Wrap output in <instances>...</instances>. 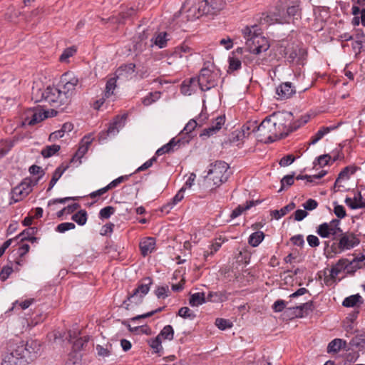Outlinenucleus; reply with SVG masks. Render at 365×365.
Here are the masks:
<instances>
[{"label":"nucleus","instance_id":"f257e3e1","mask_svg":"<svg viewBox=\"0 0 365 365\" xmlns=\"http://www.w3.org/2000/svg\"><path fill=\"white\" fill-rule=\"evenodd\" d=\"M41 344L36 340L10 342L7 351L2 355L1 365H27L37 358Z\"/></svg>","mask_w":365,"mask_h":365},{"label":"nucleus","instance_id":"f03ea898","mask_svg":"<svg viewBox=\"0 0 365 365\" xmlns=\"http://www.w3.org/2000/svg\"><path fill=\"white\" fill-rule=\"evenodd\" d=\"M301 0H278L276 3L273 16L280 24L294 23V19L302 16Z\"/></svg>","mask_w":365,"mask_h":365},{"label":"nucleus","instance_id":"7ed1b4c3","mask_svg":"<svg viewBox=\"0 0 365 365\" xmlns=\"http://www.w3.org/2000/svg\"><path fill=\"white\" fill-rule=\"evenodd\" d=\"M35 96L36 102L43 101L48 103L51 106L59 108L63 111L68 102L63 100V95L59 87L48 86L45 90H37L36 93L33 92Z\"/></svg>","mask_w":365,"mask_h":365},{"label":"nucleus","instance_id":"20e7f679","mask_svg":"<svg viewBox=\"0 0 365 365\" xmlns=\"http://www.w3.org/2000/svg\"><path fill=\"white\" fill-rule=\"evenodd\" d=\"M229 165L225 161L217 160L214 164H210L205 180L212 181L217 187L225 182L229 176Z\"/></svg>","mask_w":365,"mask_h":365},{"label":"nucleus","instance_id":"39448f33","mask_svg":"<svg viewBox=\"0 0 365 365\" xmlns=\"http://www.w3.org/2000/svg\"><path fill=\"white\" fill-rule=\"evenodd\" d=\"M336 239L338 242H334L330 246L331 252L334 254L350 250L360 243L359 239L353 232L341 231L336 235Z\"/></svg>","mask_w":365,"mask_h":365},{"label":"nucleus","instance_id":"423d86ee","mask_svg":"<svg viewBox=\"0 0 365 365\" xmlns=\"http://www.w3.org/2000/svg\"><path fill=\"white\" fill-rule=\"evenodd\" d=\"M153 284L152 278L147 277L142 279V282L139 283L138 287L133 290L132 294H129L127 299L123 301V306L127 310L130 309V304L134 303L138 305L143 302L144 297L148 293L150 286Z\"/></svg>","mask_w":365,"mask_h":365},{"label":"nucleus","instance_id":"0eeeda50","mask_svg":"<svg viewBox=\"0 0 365 365\" xmlns=\"http://www.w3.org/2000/svg\"><path fill=\"white\" fill-rule=\"evenodd\" d=\"M277 125L276 122L272 121V116L266 117L259 125H255L252 128V132L258 131L259 137H264L261 138V141H264L265 143H269L274 142L278 135L272 133V130L275 128Z\"/></svg>","mask_w":365,"mask_h":365},{"label":"nucleus","instance_id":"6e6552de","mask_svg":"<svg viewBox=\"0 0 365 365\" xmlns=\"http://www.w3.org/2000/svg\"><path fill=\"white\" fill-rule=\"evenodd\" d=\"M220 75L218 72L202 68L197 76V86L202 91H207L217 85Z\"/></svg>","mask_w":365,"mask_h":365},{"label":"nucleus","instance_id":"1a4fd4ad","mask_svg":"<svg viewBox=\"0 0 365 365\" xmlns=\"http://www.w3.org/2000/svg\"><path fill=\"white\" fill-rule=\"evenodd\" d=\"M78 78L75 76H71L69 73L63 75L61 83L58 87L61 88V91L63 95L62 98L66 102L70 103L71 97L74 93L76 86L78 84Z\"/></svg>","mask_w":365,"mask_h":365},{"label":"nucleus","instance_id":"9d476101","mask_svg":"<svg viewBox=\"0 0 365 365\" xmlns=\"http://www.w3.org/2000/svg\"><path fill=\"white\" fill-rule=\"evenodd\" d=\"M284 57L289 63H296L297 64H303L307 55L306 51L299 48L297 45L289 44L284 50Z\"/></svg>","mask_w":365,"mask_h":365},{"label":"nucleus","instance_id":"9b49d317","mask_svg":"<svg viewBox=\"0 0 365 365\" xmlns=\"http://www.w3.org/2000/svg\"><path fill=\"white\" fill-rule=\"evenodd\" d=\"M66 339H68L70 342H72L73 339H76V340L73 341L72 349L73 352L76 354V360H80L82 356L81 354L78 355V354L81 351L86 350L90 340V336H84L78 337L75 331L72 332L69 331Z\"/></svg>","mask_w":365,"mask_h":365},{"label":"nucleus","instance_id":"f8f14e48","mask_svg":"<svg viewBox=\"0 0 365 365\" xmlns=\"http://www.w3.org/2000/svg\"><path fill=\"white\" fill-rule=\"evenodd\" d=\"M224 0H204L200 4L199 10L206 15H215L225 6Z\"/></svg>","mask_w":365,"mask_h":365},{"label":"nucleus","instance_id":"ddd939ff","mask_svg":"<svg viewBox=\"0 0 365 365\" xmlns=\"http://www.w3.org/2000/svg\"><path fill=\"white\" fill-rule=\"evenodd\" d=\"M191 140L190 136L186 138H173L167 144L157 150L155 156H160L165 153H173L178 150L181 145H185L188 143Z\"/></svg>","mask_w":365,"mask_h":365},{"label":"nucleus","instance_id":"4468645a","mask_svg":"<svg viewBox=\"0 0 365 365\" xmlns=\"http://www.w3.org/2000/svg\"><path fill=\"white\" fill-rule=\"evenodd\" d=\"M32 181L30 179H24L19 185L12 190L11 199L14 202L21 200L26 197L32 190Z\"/></svg>","mask_w":365,"mask_h":365},{"label":"nucleus","instance_id":"2eb2a0df","mask_svg":"<svg viewBox=\"0 0 365 365\" xmlns=\"http://www.w3.org/2000/svg\"><path fill=\"white\" fill-rule=\"evenodd\" d=\"M48 117V112L39 108H30L26 113L23 125H34Z\"/></svg>","mask_w":365,"mask_h":365},{"label":"nucleus","instance_id":"dca6fc26","mask_svg":"<svg viewBox=\"0 0 365 365\" xmlns=\"http://www.w3.org/2000/svg\"><path fill=\"white\" fill-rule=\"evenodd\" d=\"M248 47L251 53L259 54L269 49V43L265 37L262 36L259 34L257 36H254L252 42Z\"/></svg>","mask_w":365,"mask_h":365},{"label":"nucleus","instance_id":"f3484780","mask_svg":"<svg viewBox=\"0 0 365 365\" xmlns=\"http://www.w3.org/2000/svg\"><path fill=\"white\" fill-rule=\"evenodd\" d=\"M296 93V88L291 82H284L276 88V95L278 100H286Z\"/></svg>","mask_w":365,"mask_h":365},{"label":"nucleus","instance_id":"a211bd4d","mask_svg":"<svg viewBox=\"0 0 365 365\" xmlns=\"http://www.w3.org/2000/svg\"><path fill=\"white\" fill-rule=\"evenodd\" d=\"M224 123H225V117L224 116L220 115V116L217 117L215 122H213L212 124L210 127L205 128L202 131V133L200 134V137L202 140L208 138L209 137L213 135L217 132H218L221 129V128H222V125H224Z\"/></svg>","mask_w":365,"mask_h":365},{"label":"nucleus","instance_id":"6ab92c4d","mask_svg":"<svg viewBox=\"0 0 365 365\" xmlns=\"http://www.w3.org/2000/svg\"><path fill=\"white\" fill-rule=\"evenodd\" d=\"M128 115L126 113L122 115H117L113 119V121L110 123L107 130V135H115L119 132V129L123 128L125 125Z\"/></svg>","mask_w":365,"mask_h":365},{"label":"nucleus","instance_id":"aec40b11","mask_svg":"<svg viewBox=\"0 0 365 365\" xmlns=\"http://www.w3.org/2000/svg\"><path fill=\"white\" fill-rule=\"evenodd\" d=\"M288 309L290 311H293V314L296 317L302 318L304 315H308L309 312H312L313 311L314 302L312 300H310L299 306L290 307Z\"/></svg>","mask_w":365,"mask_h":365},{"label":"nucleus","instance_id":"412c9836","mask_svg":"<svg viewBox=\"0 0 365 365\" xmlns=\"http://www.w3.org/2000/svg\"><path fill=\"white\" fill-rule=\"evenodd\" d=\"M139 247L141 255L145 257L155 250V239L151 237H146L140 242Z\"/></svg>","mask_w":365,"mask_h":365},{"label":"nucleus","instance_id":"4be33fe9","mask_svg":"<svg viewBox=\"0 0 365 365\" xmlns=\"http://www.w3.org/2000/svg\"><path fill=\"white\" fill-rule=\"evenodd\" d=\"M341 124V123H339L336 125H331L328 127H321L319 130L313 135L309 142V145H314L316 144L319 140H320L326 134L329 133V132L336 130L339 127V125Z\"/></svg>","mask_w":365,"mask_h":365},{"label":"nucleus","instance_id":"5701e85b","mask_svg":"<svg viewBox=\"0 0 365 365\" xmlns=\"http://www.w3.org/2000/svg\"><path fill=\"white\" fill-rule=\"evenodd\" d=\"M135 63H130L127 64H123L116 69L114 75L116 76L118 78H127L135 72Z\"/></svg>","mask_w":365,"mask_h":365},{"label":"nucleus","instance_id":"b1692460","mask_svg":"<svg viewBox=\"0 0 365 365\" xmlns=\"http://www.w3.org/2000/svg\"><path fill=\"white\" fill-rule=\"evenodd\" d=\"M185 190V187H182L177 194L172 198L171 201L164 205L161 207V211L168 213L173 207L177 205L179 202H180L184 197V192Z\"/></svg>","mask_w":365,"mask_h":365},{"label":"nucleus","instance_id":"393cba45","mask_svg":"<svg viewBox=\"0 0 365 365\" xmlns=\"http://www.w3.org/2000/svg\"><path fill=\"white\" fill-rule=\"evenodd\" d=\"M317 233L322 238H328L332 235L333 240L336 239V234L328 222L319 225L317 228Z\"/></svg>","mask_w":365,"mask_h":365},{"label":"nucleus","instance_id":"a878e982","mask_svg":"<svg viewBox=\"0 0 365 365\" xmlns=\"http://www.w3.org/2000/svg\"><path fill=\"white\" fill-rule=\"evenodd\" d=\"M229 295L230 294L226 291L210 292L207 296V300L215 303L222 302L228 299Z\"/></svg>","mask_w":365,"mask_h":365},{"label":"nucleus","instance_id":"bb28decb","mask_svg":"<svg viewBox=\"0 0 365 365\" xmlns=\"http://www.w3.org/2000/svg\"><path fill=\"white\" fill-rule=\"evenodd\" d=\"M262 200H250L246 202V205H238L231 213L230 217L232 219L236 218L240 216L244 211L250 209L252 207L259 205Z\"/></svg>","mask_w":365,"mask_h":365},{"label":"nucleus","instance_id":"cd10ccee","mask_svg":"<svg viewBox=\"0 0 365 365\" xmlns=\"http://www.w3.org/2000/svg\"><path fill=\"white\" fill-rule=\"evenodd\" d=\"M93 138L91 135H85L81 142L78 150L76 153V156H78V160L81 159L83 156L87 153L89 145L91 144Z\"/></svg>","mask_w":365,"mask_h":365},{"label":"nucleus","instance_id":"c85d7f7f","mask_svg":"<svg viewBox=\"0 0 365 365\" xmlns=\"http://www.w3.org/2000/svg\"><path fill=\"white\" fill-rule=\"evenodd\" d=\"M348 259H340L335 265L332 266L330 270V277L331 279H336L337 275L343 270L347 271Z\"/></svg>","mask_w":365,"mask_h":365},{"label":"nucleus","instance_id":"c756f323","mask_svg":"<svg viewBox=\"0 0 365 365\" xmlns=\"http://www.w3.org/2000/svg\"><path fill=\"white\" fill-rule=\"evenodd\" d=\"M258 26L257 25H254L251 27L246 26L242 30L244 37L246 39L247 46H249L252 42L254 36H257L259 34L258 33Z\"/></svg>","mask_w":365,"mask_h":365},{"label":"nucleus","instance_id":"7c9ffc66","mask_svg":"<svg viewBox=\"0 0 365 365\" xmlns=\"http://www.w3.org/2000/svg\"><path fill=\"white\" fill-rule=\"evenodd\" d=\"M68 167V165H66L65 166H63V165H61L55 170V171L53 173L52 178L49 182L47 191H50L53 187V186L56 185V183L60 179V178L62 176L64 172L67 170Z\"/></svg>","mask_w":365,"mask_h":365},{"label":"nucleus","instance_id":"2f4dec72","mask_svg":"<svg viewBox=\"0 0 365 365\" xmlns=\"http://www.w3.org/2000/svg\"><path fill=\"white\" fill-rule=\"evenodd\" d=\"M346 341L341 339H334L327 346L328 353H337L341 349L346 348Z\"/></svg>","mask_w":365,"mask_h":365},{"label":"nucleus","instance_id":"473e14b6","mask_svg":"<svg viewBox=\"0 0 365 365\" xmlns=\"http://www.w3.org/2000/svg\"><path fill=\"white\" fill-rule=\"evenodd\" d=\"M363 303L364 300L361 296L359 294H356L346 297L342 302V305L345 307H354L358 304H362Z\"/></svg>","mask_w":365,"mask_h":365},{"label":"nucleus","instance_id":"72a5a7b5","mask_svg":"<svg viewBox=\"0 0 365 365\" xmlns=\"http://www.w3.org/2000/svg\"><path fill=\"white\" fill-rule=\"evenodd\" d=\"M204 292H197L192 294L189 299V304L192 307H198L207 302Z\"/></svg>","mask_w":365,"mask_h":365},{"label":"nucleus","instance_id":"f704fd0d","mask_svg":"<svg viewBox=\"0 0 365 365\" xmlns=\"http://www.w3.org/2000/svg\"><path fill=\"white\" fill-rule=\"evenodd\" d=\"M295 207V204L294 202H290L287 205L283 207L280 210H274L272 211V216L276 220H279L283 216L286 215L289 211L294 210Z\"/></svg>","mask_w":365,"mask_h":365},{"label":"nucleus","instance_id":"c9c22d12","mask_svg":"<svg viewBox=\"0 0 365 365\" xmlns=\"http://www.w3.org/2000/svg\"><path fill=\"white\" fill-rule=\"evenodd\" d=\"M11 256H9L8 258V264L5 266H4L0 271V279L2 282H5L9 276L11 274V273L14 272L13 268V262L11 261Z\"/></svg>","mask_w":365,"mask_h":365},{"label":"nucleus","instance_id":"e433bc0d","mask_svg":"<svg viewBox=\"0 0 365 365\" xmlns=\"http://www.w3.org/2000/svg\"><path fill=\"white\" fill-rule=\"evenodd\" d=\"M196 85H197V77H192L185 80L182 83V92L185 94L190 95L191 92L194 90L192 87Z\"/></svg>","mask_w":365,"mask_h":365},{"label":"nucleus","instance_id":"4c0bfd02","mask_svg":"<svg viewBox=\"0 0 365 365\" xmlns=\"http://www.w3.org/2000/svg\"><path fill=\"white\" fill-rule=\"evenodd\" d=\"M118 79V78L114 75L113 77L107 81L104 93L105 98H108L114 93V90L117 86L116 83Z\"/></svg>","mask_w":365,"mask_h":365},{"label":"nucleus","instance_id":"58836bf2","mask_svg":"<svg viewBox=\"0 0 365 365\" xmlns=\"http://www.w3.org/2000/svg\"><path fill=\"white\" fill-rule=\"evenodd\" d=\"M38 228L36 227H29L16 236V239H20V242L29 240V238L34 237L37 233Z\"/></svg>","mask_w":365,"mask_h":365},{"label":"nucleus","instance_id":"ea45409f","mask_svg":"<svg viewBox=\"0 0 365 365\" xmlns=\"http://www.w3.org/2000/svg\"><path fill=\"white\" fill-rule=\"evenodd\" d=\"M349 344L361 350L365 349V333L356 335L351 339Z\"/></svg>","mask_w":365,"mask_h":365},{"label":"nucleus","instance_id":"a19ab883","mask_svg":"<svg viewBox=\"0 0 365 365\" xmlns=\"http://www.w3.org/2000/svg\"><path fill=\"white\" fill-rule=\"evenodd\" d=\"M161 340L172 341L174 337V329L171 325L165 326L158 335Z\"/></svg>","mask_w":365,"mask_h":365},{"label":"nucleus","instance_id":"79ce46f5","mask_svg":"<svg viewBox=\"0 0 365 365\" xmlns=\"http://www.w3.org/2000/svg\"><path fill=\"white\" fill-rule=\"evenodd\" d=\"M359 169L358 167L356 166H346L345 167L339 174L337 179L334 183V188L336 187L337 182L340 179H349V173L354 174L356 171Z\"/></svg>","mask_w":365,"mask_h":365},{"label":"nucleus","instance_id":"37998d69","mask_svg":"<svg viewBox=\"0 0 365 365\" xmlns=\"http://www.w3.org/2000/svg\"><path fill=\"white\" fill-rule=\"evenodd\" d=\"M264 238L263 232L257 231L251 234L249 237L248 242L252 247H257Z\"/></svg>","mask_w":365,"mask_h":365},{"label":"nucleus","instance_id":"c03bdc74","mask_svg":"<svg viewBox=\"0 0 365 365\" xmlns=\"http://www.w3.org/2000/svg\"><path fill=\"white\" fill-rule=\"evenodd\" d=\"M71 219L76 222L78 225H84L88 219L87 212L85 210H81L74 214Z\"/></svg>","mask_w":365,"mask_h":365},{"label":"nucleus","instance_id":"a18cd8bd","mask_svg":"<svg viewBox=\"0 0 365 365\" xmlns=\"http://www.w3.org/2000/svg\"><path fill=\"white\" fill-rule=\"evenodd\" d=\"M61 147L58 145L54 144L51 145H47L43 149H42L41 153L43 158H48L58 153Z\"/></svg>","mask_w":365,"mask_h":365},{"label":"nucleus","instance_id":"49530a36","mask_svg":"<svg viewBox=\"0 0 365 365\" xmlns=\"http://www.w3.org/2000/svg\"><path fill=\"white\" fill-rule=\"evenodd\" d=\"M96 349L97 354L98 356H101L103 358L108 357L111 354L112 344L108 343L106 345V347H104L101 345L97 344L96 346Z\"/></svg>","mask_w":365,"mask_h":365},{"label":"nucleus","instance_id":"de8ad7c7","mask_svg":"<svg viewBox=\"0 0 365 365\" xmlns=\"http://www.w3.org/2000/svg\"><path fill=\"white\" fill-rule=\"evenodd\" d=\"M229 67L227 72L238 71L241 68L242 62L240 58L229 56Z\"/></svg>","mask_w":365,"mask_h":365},{"label":"nucleus","instance_id":"09e8293b","mask_svg":"<svg viewBox=\"0 0 365 365\" xmlns=\"http://www.w3.org/2000/svg\"><path fill=\"white\" fill-rule=\"evenodd\" d=\"M301 125L300 123L294 122L292 125H284V130L279 134V138H284L289 135V134L296 130Z\"/></svg>","mask_w":365,"mask_h":365},{"label":"nucleus","instance_id":"8fccbe9b","mask_svg":"<svg viewBox=\"0 0 365 365\" xmlns=\"http://www.w3.org/2000/svg\"><path fill=\"white\" fill-rule=\"evenodd\" d=\"M294 172H293L292 174L287 175L282 178V179L280 181L281 187L279 190L278 192L282 191L284 189L285 186L289 187L294 184Z\"/></svg>","mask_w":365,"mask_h":365},{"label":"nucleus","instance_id":"3c124183","mask_svg":"<svg viewBox=\"0 0 365 365\" xmlns=\"http://www.w3.org/2000/svg\"><path fill=\"white\" fill-rule=\"evenodd\" d=\"M149 346L154 350L155 353H160L163 350L162 340L157 336L155 338L148 340Z\"/></svg>","mask_w":365,"mask_h":365},{"label":"nucleus","instance_id":"603ef678","mask_svg":"<svg viewBox=\"0 0 365 365\" xmlns=\"http://www.w3.org/2000/svg\"><path fill=\"white\" fill-rule=\"evenodd\" d=\"M178 316L183 319H189L191 320L196 317V314L187 307H181L178 310Z\"/></svg>","mask_w":365,"mask_h":365},{"label":"nucleus","instance_id":"864d4df0","mask_svg":"<svg viewBox=\"0 0 365 365\" xmlns=\"http://www.w3.org/2000/svg\"><path fill=\"white\" fill-rule=\"evenodd\" d=\"M167 36L168 34L166 32L159 33L155 38V44L160 48L165 47L168 41Z\"/></svg>","mask_w":365,"mask_h":365},{"label":"nucleus","instance_id":"5fc2aeb1","mask_svg":"<svg viewBox=\"0 0 365 365\" xmlns=\"http://www.w3.org/2000/svg\"><path fill=\"white\" fill-rule=\"evenodd\" d=\"M14 143L10 140H2L0 141L1 155H5L14 146Z\"/></svg>","mask_w":365,"mask_h":365},{"label":"nucleus","instance_id":"6e6d98bb","mask_svg":"<svg viewBox=\"0 0 365 365\" xmlns=\"http://www.w3.org/2000/svg\"><path fill=\"white\" fill-rule=\"evenodd\" d=\"M215 325L220 330H225L227 329L232 328L233 327V323L229 319L217 318L215 320Z\"/></svg>","mask_w":365,"mask_h":365},{"label":"nucleus","instance_id":"4d7b16f0","mask_svg":"<svg viewBox=\"0 0 365 365\" xmlns=\"http://www.w3.org/2000/svg\"><path fill=\"white\" fill-rule=\"evenodd\" d=\"M346 205L349 207L351 210L365 208V200H361V202H355L354 198L347 197L345 199Z\"/></svg>","mask_w":365,"mask_h":365},{"label":"nucleus","instance_id":"13d9d810","mask_svg":"<svg viewBox=\"0 0 365 365\" xmlns=\"http://www.w3.org/2000/svg\"><path fill=\"white\" fill-rule=\"evenodd\" d=\"M115 210L113 206H106L100 210L99 218L108 219L115 212Z\"/></svg>","mask_w":365,"mask_h":365},{"label":"nucleus","instance_id":"bf43d9fd","mask_svg":"<svg viewBox=\"0 0 365 365\" xmlns=\"http://www.w3.org/2000/svg\"><path fill=\"white\" fill-rule=\"evenodd\" d=\"M34 302V299H26L21 302H19V301H16L13 303L12 307L9 310H13L16 308L17 306H19L21 309L24 310L29 307L30 305H31Z\"/></svg>","mask_w":365,"mask_h":365},{"label":"nucleus","instance_id":"052dcab7","mask_svg":"<svg viewBox=\"0 0 365 365\" xmlns=\"http://www.w3.org/2000/svg\"><path fill=\"white\" fill-rule=\"evenodd\" d=\"M169 287L168 285L158 286L155 290V294L158 299H165L168 297Z\"/></svg>","mask_w":365,"mask_h":365},{"label":"nucleus","instance_id":"680f3d73","mask_svg":"<svg viewBox=\"0 0 365 365\" xmlns=\"http://www.w3.org/2000/svg\"><path fill=\"white\" fill-rule=\"evenodd\" d=\"M76 225L73 222H63L57 225L56 231L60 233H63L66 231L73 230Z\"/></svg>","mask_w":365,"mask_h":365},{"label":"nucleus","instance_id":"e2e57ef3","mask_svg":"<svg viewBox=\"0 0 365 365\" xmlns=\"http://www.w3.org/2000/svg\"><path fill=\"white\" fill-rule=\"evenodd\" d=\"M190 48L187 45H182L179 47H176L175 51L172 53L174 58H182L183 53L190 52Z\"/></svg>","mask_w":365,"mask_h":365},{"label":"nucleus","instance_id":"0e129e2a","mask_svg":"<svg viewBox=\"0 0 365 365\" xmlns=\"http://www.w3.org/2000/svg\"><path fill=\"white\" fill-rule=\"evenodd\" d=\"M362 264L359 262L352 264V260L347 262V274L353 276L356 270L362 269Z\"/></svg>","mask_w":365,"mask_h":365},{"label":"nucleus","instance_id":"69168bd1","mask_svg":"<svg viewBox=\"0 0 365 365\" xmlns=\"http://www.w3.org/2000/svg\"><path fill=\"white\" fill-rule=\"evenodd\" d=\"M221 245L222 242H220L215 241L214 243H212L210 247V251H205V259H207L209 256L213 255L221 247Z\"/></svg>","mask_w":365,"mask_h":365},{"label":"nucleus","instance_id":"338daca9","mask_svg":"<svg viewBox=\"0 0 365 365\" xmlns=\"http://www.w3.org/2000/svg\"><path fill=\"white\" fill-rule=\"evenodd\" d=\"M287 302L282 299L276 300L272 306V308L274 312H282L286 306Z\"/></svg>","mask_w":365,"mask_h":365},{"label":"nucleus","instance_id":"774afa93","mask_svg":"<svg viewBox=\"0 0 365 365\" xmlns=\"http://www.w3.org/2000/svg\"><path fill=\"white\" fill-rule=\"evenodd\" d=\"M76 51V49L75 48L74 46H71V47H69V48H66L63 52L62 53V54L60 56V61H66L68 58L71 57Z\"/></svg>","mask_w":365,"mask_h":365}]
</instances>
